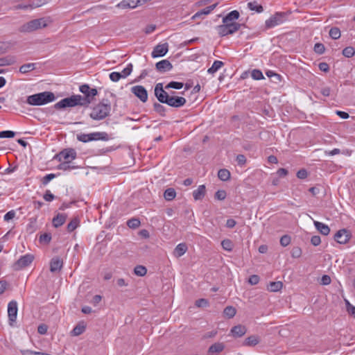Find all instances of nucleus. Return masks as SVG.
<instances>
[{"label":"nucleus","mask_w":355,"mask_h":355,"mask_svg":"<svg viewBox=\"0 0 355 355\" xmlns=\"http://www.w3.org/2000/svg\"><path fill=\"white\" fill-rule=\"evenodd\" d=\"M110 80L113 82H117L121 78V75L120 72H112L109 76Z\"/></svg>","instance_id":"nucleus-56"},{"label":"nucleus","mask_w":355,"mask_h":355,"mask_svg":"<svg viewBox=\"0 0 355 355\" xmlns=\"http://www.w3.org/2000/svg\"><path fill=\"white\" fill-rule=\"evenodd\" d=\"M15 132L12 130H3L0 132V138H13Z\"/></svg>","instance_id":"nucleus-51"},{"label":"nucleus","mask_w":355,"mask_h":355,"mask_svg":"<svg viewBox=\"0 0 355 355\" xmlns=\"http://www.w3.org/2000/svg\"><path fill=\"white\" fill-rule=\"evenodd\" d=\"M141 222L139 218H132L127 221V225L132 229H136L139 227Z\"/></svg>","instance_id":"nucleus-41"},{"label":"nucleus","mask_w":355,"mask_h":355,"mask_svg":"<svg viewBox=\"0 0 355 355\" xmlns=\"http://www.w3.org/2000/svg\"><path fill=\"white\" fill-rule=\"evenodd\" d=\"M48 329L47 325L44 324H40L37 327V332L40 334L44 335L46 334Z\"/></svg>","instance_id":"nucleus-63"},{"label":"nucleus","mask_w":355,"mask_h":355,"mask_svg":"<svg viewBox=\"0 0 355 355\" xmlns=\"http://www.w3.org/2000/svg\"><path fill=\"white\" fill-rule=\"evenodd\" d=\"M17 303L15 300L10 301L8 304V316L9 324L12 325V323L16 321L17 315Z\"/></svg>","instance_id":"nucleus-11"},{"label":"nucleus","mask_w":355,"mask_h":355,"mask_svg":"<svg viewBox=\"0 0 355 355\" xmlns=\"http://www.w3.org/2000/svg\"><path fill=\"white\" fill-rule=\"evenodd\" d=\"M80 95H73L68 98H64L55 103L54 107L56 110L64 109L66 107H74L76 105H80Z\"/></svg>","instance_id":"nucleus-8"},{"label":"nucleus","mask_w":355,"mask_h":355,"mask_svg":"<svg viewBox=\"0 0 355 355\" xmlns=\"http://www.w3.org/2000/svg\"><path fill=\"white\" fill-rule=\"evenodd\" d=\"M67 215L64 214H58L56 216L53 218V225L55 227H59L62 226L66 221Z\"/></svg>","instance_id":"nucleus-23"},{"label":"nucleus","mask_w":355,"mask_h":355,"mask_svg":"<svg viewBox=\"0 0 355 355\" xmlns=\"http://www.w3.org/2000/svg\"><path fill=\"white\" fill-rule=\"evenodd\" d=\"M218 177L222 181H227L230 178V173L227 169H220L218 172Z\"/></svg>","instance_id":"nucleus-33"},{"label":"nucleus","mask_w":355,"mask_h":355,"mask_svg":"<svg viewBox=\"0 0 355 355\" xmlns=\"http://www.w3.org/2000/svg\"><path fill=\"white\" fill-rule=\"evenodd\" d=\"M63 262L59 257H54L50 262V270L52 272H58L62 268Z\"/></svg>","instance_id":"nucleus-18"},{"label":"nucleus","mask_w":355,"mask_h":355,"mask_svg":"<svg viewBox=\"0 0 355 355\" xmlns=\"http://www.w3.org/2000/svg\"><path fill=\"white\" fill-rule=\"evenodd\" d=\"M259 343V339L257 336H251L245 338L243 345L244 346H255Z\"/></svg>","instance_id":"nucleus-27"},{"label":"nucleus","mask_w":355,"mask_h":355,"mask_svg":"<svg viewBox=\"0 0 355 355\" xmlns=\"http://www.w3.org/2000/svg\"><path fill=\"white\" fill-rule=\"evenodd\" d=\"M196 306L198 307H205L208 305V301L206 299H199L196 301Z\"/></svg>","instance_id":"nucleus-59"},{"label":"nucleus","mask_w":355,"mask_h":355,"mask_svg":"<svg viewBox=\"0 0 355 355\" xmlns=\"http://www.w3.org/2000/svg\"><path fill=\"white\" fill-rule=\"evenodd\" d=\"M134 273L139 277H144L147 273V269L144 266L138 265L135 267Z\"/></svg>","instance_id":"nucleus-38"},{"label":"nucleus","mask_w":355,"mask_h":355,"mask_svg":"<svg viewBox=\"0 0 355 355\" xmlns=\"http://www.w3.org/2000/svg\"><path fill=\"white\" fill-rule=\"evenodd\" d=\"M224 65V63L222 61L215 60L212 64V66L208 69L207 72L209 73L213 74L216 73L220 67Z\"/></svg>","instance_id":"nucleus-32"},{"label":"nucleus","mask_w":355,"mask_h":355,"mask_svg":"<svg viewBox=\"0 0 355 355\" xmlns=\"http://www.w3.org/2000/svg\"><path fill=\"white\" fill-rule=\"evenodd\" d=\"M51 240V234L50 233H44L40 236V242L44 243H49Z\"/></svg>","instance_id":"nucleus-49"},{"label":"nucleus","mask_w":355,"mask_h":355,"mask_svg":"<svg viewBox=\"0 0 355 355\" xmlns=\"http://www.w3.org/2000/svg\"><path fill=\"white\" fill-rule=\"evenodd\" d=\"M80 220L78 218H73L67 225V230L69 232L75 230L79 225Z\"/></svg>","instance_id":"nucleus-34"},{"label":"nucleus","mask_w":355,"mask_h":355,"mask_svg":"<svg viewBox=\"0 0 355 355\" xmlns=\"http://www.w3.org/2000/svg\"><path fill=\"white\" fill-rule=\"evenodd\" d=\"M355 54V49L352 46H347L343 50V55L346 58H352Z\"/></svg>","instance_id":"nucleus-44"},{"label":"nucleus","mask_w":355,"mask_h":355,"mask_svg":"<svg viewBox=\"0 0 355 355\" xmlns=\"http://www.w3.org/2000/svg\"><path fill=\"white\" fill-rule=\"evenodd\" d=\"M319 69L323 72H329V66L327 62H320L318 64Z\"/></svg>","instance_id":"nucleus-64"},{"label":"nucleus","mask_w":355,"mask_h":355,"mask_svg":"<svg viewBox=\"0 0 355 355\" xmlns=\"http://www.w3.org/2000/svg\"><path fill=\"white\" fill-rule=\"evenodd\" d=\"M131 92L134 94L141 102L145 103L148 100V92L144 87L141 85H136L131 88Z\"/></svg>","instance_id":"nucleus-12"},{"label":"nucleus","mask_w":355,"mask_h":355,"mask_svg":"<svg viewBox=\"0 0 355 355\" xmlns=\"http://www.w3.org/2000/svg\"><path fill=\"white\" fill-rule=\"evenodd\" d=\"M43 198L46 201L51 202L55 198V196L49 190H46Z\"/></svg>","instance_id":"nucleus-62"},{"label":"nucleus","mask_w":355,"mask_h":355,"mask_svg":"<svg viewBox=\"0 0 355 355\" xmlns=\"http://www.w3.org/2000/svg\"><path fill=\"white\" fill-rule=\"evenodd\" d=\"M206 194V187L204 184L200 185L196 190L193 191V197L195 200H200Z\"/></svg>","instance_id":"nucleus-20"},{"label":"nucleus","mask_w":355,"mask_h":355,"mask_svg":"<svg viewBox=\"0 0 355 355\" xmlns=\"http://www.w3.org/2000/svg\"><path fill=\"white\" fill-rule=\"evenodd\" d=\"M55 99V94L51 92H43L28 96L26 103L31 105L39 106L53 102Z\"/></svg>","instance_id":"nucleus-4"},{"label":"nucleus","mask_w":355,"mask_h":355,"mask_svg":"<svg viewBox=\"0 0 355 355\" xmlns=\"http://www.w3.org/2000/svg\"><path fill=\"white\" fill-rule=\"evenodd\" d=\"M111 104L108 99H103L101 102L94 106L89 114V116L96 121L103 120L110 115Z\"/></svg>","instance_id":"nucleus-3"},{"label":"nucleus","mask_w":355,"mask_h":355,"mask_svg":"<svg viewBox=\"0 0 355 355\" xmlns=\"http://www.w3.org/2000/svg\"><path fill=\"white\" fill-rule=\"evenodd\" d=\"M133 66L131 63L128 64L127 67L121 73V78H125L128 77L132 71Z\"/></svg>","instance_id":"nucleus-46"},{"label":"nucleus","mask_w":355,"mask_h":355,"mask_svg":"<svg viewBox=\"0 0 355 355\" xmlns=\"http://www.w3.org/2000/svg\"><path fill=\"white\" fill-rule=\"evenodd\" d=\"M314 225L318 231L322 235L327 236L330 232V228L328 225L319 221H314Z\"/></svg>","instance_id":"nucleus-22"},{"label":"nucleus","mask_w":355,"mask_h":355,"mask_svg":"<svg viewBox=\"0 0 355 355\" xmlns=\"http://www.w3.org/2000/svg\"><path fill=\"white\" fill-rule=\"evenodd\" d=\"M308 173L307 171L304 168H302L299 170L297 173V177L299 179H305L307 178Z\"/></svg>","instance_id":"nucleus-60"},{"label":"nucleus","mask_w":355,"mask_h":355,"mask_svg":"<svg viewBox=\"0 0 355 355\" xmlns=\"http://www.w3.org/2000/svg\"><path fill=\"white\" fill-rule=\"evenodd\" d=\"M77 153L73 148H65L56 154L54 159L59 162H71L76 158Z\"/></svg>","instance_id":"nucleus-10"},{"label":"nucleus","mask_w":355,"mask_h":355,"mask_svg":"<svg viewBox=\"0 0 355 355\" xmlns=\"http://www.w3.org/2000/svg\"><path fill=\"white\" fill-rule=\"evenodd\" d=\"M15 216V211L14 210L9 211L7 212L3 217V219L5 221H9L10 220H12Z\"/></svg>","instance_id":"nucleus-61"},{"label":"nucleus","mask_w":355,"mask_h":355,"mask_svg":"<svg viewBox=\"0 0 355 355\" xmlns=\"http://www.w3.org/2000/svg\"><path fill=\"white\" fill-rule=\"evenodd\" d=\"M225 349V345L223 343H215L211 345L208 349L209 354H218L223 351Z\"/></svg>","instance_id":"nucleus-21"},{"label":"nucleus","mask_w":355,"mask_h":355,"mask_svg":"<svg viewBox=\"0 0 355 355\" xmlns=\"http://www.w3.org/2000/svg\"><path fill=\"white\" fill-rule=\"evenodd\" d=\"M153 108H154V110L158 113L159 114H160L161 116H165L166 114V109L165 108V107H164L162 105H161L160 103H155L153 104Z\"/></svg>","instance_id":"nucleus-40"},{"label":"nucleus","mask_w":355,"mask_h":355,"mask_svg":"<svg viewBox=\"0 0 355 355\" xmlns=\"http://www.w3.org/2000/svg\"><path fill=\"white\" fill-rule=\"evenodd\" d=\"M15 62V59L12 56H7L5 58H0V66H9L14 64Z\"/></svg>","instance_id":"nucleus-35"},{"label":"nucleus","mask_w":355,"mask_h":355,"mask_svg":"<svg viewBox=\"0 0 355 355\" xmlns=\"http://www.w3.org/2000/svg\"><path fill=\"white\" fill-rule=\"evenodd\" d=\"M187 250V246L186 243H179L174 250V255L176 257H182Z\"/></svg>","instance_id":"nucleus-26"},{"label":"nucleus","mask_w":355,"mask_h":355,"mask_svg":"<svg viewBox=\"0 0 355 355\" xmlns=\"http://www.w3.org/2000/svg\"><path fill=\"white\" fill-rule=\"evenodd\" d=\"M283 284L282 282H271L268 286V290L271 292H277L282 289Z\"/></svg>","instance_id":"nucleus-28"},{"label":"nucleus","mask_w":355,"mask_h":355,"mask_svg":"<svg viewBox=\"0 0 355 355\" xmlns=\"http://www.w3.org/2000/svg\"><path fill=\"white\" fill-rule=\"evenodd\" d=\"M79 90L84 96L80 95L81 106L88 107L98 95V91L96 88H91L89 85L84 84L80 86Z\"/></svg>","instance_id":"nucleus-5"},{"label":"nucleus","mask_w":355,"mask_h":355,"mask_svg":"<svg viewBox=\"0 0 355 355\" xmlns=\"http://www.w3.org/2000/svg\"><path fill=\"white\" fill-rule=\"evenodd\" d=\"M216 6V4H213L209 6L206 7L204 9H202L199 11H198L193 16V19H196L198 17H200L202 15H207L209 14Z\"/></svg>","instance_id":"nucleus-25"},{"label":"nucleus","mask_w":355,"mask_h":355,"mask_svg":"<svg viewBox=\"0 0 355 355\" xmlns=\"http://www.w3.org/2000/svg\"><path fill=\"white\" fill-rule=\"evenodd\" d=\"M116 6L121 9L135 8L139 6V0H123Z\"/></svg>","instance_id":"nucleus-17"},{"label":"nucleus","mask_w":355,"mask_h":355,"mask_svg":"<svg viewBox=\"0 0 355 355\" xmlns=\"http://www.w3.org/2000/svg\"><path fill=\"white\" fill-rule=\"evenodd\" d=\"M155 68L160 73L169 71L173 69L172 64L168 60H162L155 64Z\"/></svg>","instance_id":"nucleus-16"},{"label":"nucleus","mask_w":355,"mask_h":355,"mask_svg":"<svg viewBox=\"0 0 355 355\" xmlns=\"http://www.w3.org/2000/svg\"><path fill=\"white\" fill-rule=\"evenodd\" d=\"M291 239L288 235H284L280 239V244L283 247H286L291 243Z\"/></svg>","instance_id":"nucleus-52"},{"label":"nucleus","mask_w":355,"mask_h":355,"mask_svg":"<svg viewBox=\"0 0 355 355\" xmlns=\"http://www.w3.org/2000/svg\"><path fill=\"white\" fill-rule=\"evenodd\" d=\"M226 192L224 190H218L215 193V198L218 200H223L226 198Z\"/></svg>","instance_id":"nucleus-54"},{"label":"nucleus","mask_w":355,"mask_h":355,"mask_svg":"<svg viewBox=\"0 0 355 355\" xmlns=\"http://www.w3.org/2000/svg\"><path fill=\"white\" fill-rule=\"evenodd\" d=\"M351 238V233L346 229L338 230L334 235V239L340 244L347 243Z\"/></svg>","instance_id":"nucleus-14"},{"label":"nucleus","mask_w":355,"mask_h":355,"mask_svg":"<svg viewBox=\"0 0 355 355\" xmlns=\"http://www.w3.org/2000/svg\"><path fill=\"white\" fill-rule=\"evenodd\" d=\"M222 248L228 252H231L233 250L234 244L230 239H226L221 241Z\"/></svg>","instance_id":"nucleus-39"},{"label":"nucleus","mask_w":355,"mask_h":355,"mask_svg":"<svg viewBox=\"0 0 355 355\" xmlns=\"http://www.w3.org/2000/svg\"><path fill=\"white\" fill-rule=\"evenodd\" d=\"M176 196V192L173 188H168L165 190L164 193V197L166 200L167 201H171L173 200Z\"/></svg>","instance_id":"nucleus-29"},{"label":"nucleus","mask_w":355,"mask_h":355,"mask_svg":"<svg viewBox=\"0 0 355 355\" xmlns=\"http://www.w3.org/2000/svg\"><path fill=\"white\" fill-rule=\"evenodd\" d=\"M240 16L239 11L232 10L223 18V23L234 22V20L238 19Z\"/></svg>","instance_id":"nucleus-24"},{"label":"nucleus","mask_w":355,"mask_h":355,"mask_svg":"<svg viewBox=\"0 0 355 355\" xmlns=\"http://www.w3.org/2000/svg\"><path fill=\"white\" fill-rule=\"evenodd\" d=\"M85 329H86V327L83 324V322L78 323L73 329V330L71 331V334H72V336H79V335L82 334L85 331Z\"/></svg>","instance_id":"nucleus-30"},{"label":"nucleus","mask_w":355,"mask_h":355,"mask_svg":"<svg viewBox=\"0 0 355 355\" xmlns=\"http://www.w3.org/2000/svg\"><path fill=\"white\" fill-rule=\"evenodd\" d=\"M251 76L253 79L259 80L263 79V75L259 69H254L251 73Z\"/></svg>","instance_id":"nucleus-47"},{"label":"nucleus","mask_w":355,"mask_h":355,"mask_svg":"<svg viewBox=\"0 0 355 355\" xmlns=\"http://www.w3.org/2000/svg\"><path fill=\"white\" fill-rule=\"evenodd\" d=\"M20 353L21 355H42V352H34L29 349H21L20 350Z\"/></svg>","instance_id":"nucleus-57"},{"label":"nucleus","mask_w":355,"mask_h":355,"mask_svg":"<svg viewBox=\"0 0 355 355\" xmlns=\"http://www.w3.org/2000/svg\"><path fill=\"white\" fill-rule=\"evenodd\" d=\"M42 5V2L37 3H32V4H19L15 7V10L18 9H23V10H27V9H32L34 8L39 7Z\"/></svg>","instance_id":"nucleus-37"},{"label":"nucleus","mask_w":355,"mask_h":355,"mask_svg":"<svg viewBox=\"0 0 355 355\" xmlns=\"http://www.w3.org/2000/svg\"><path fill=\"white\" fill-rule=\"evenodd\" d=\"M224 314L228 317V318H232L236 313V309L233 306H227L223 311Z\"/></svg>","instance_id":"nucleus-45"},{"label":"nucleus","mask_w":355,"mask_h":355,"mask_svg":"<svg viewBox=\"0 0 355 355\" xmlns=\"http://www.w3.org/2000/svg\"><path fill=\"white\" fill-rule=\"evenodd\" d=\"M329 36L333 39V40H337L338 38H340L341 34H340V31L338 28L337 27H332L330 31H329Z\"/></svg>","instance_id":"nucleus-43"},{"label":"nucleus","mask_w":355,"mask_h":355,"mask_svg":"<svg viewBox=\"0 0 355 355\" xmlns=\"http://www.w3.org/2000/svg\"><path fill=\"white\" fill-rule=\"evenodd\" d=\"M168 51V44L167 42L163 43V44H159L156 45L152 53L151 56L153 58H157V57H163L164 56Z\"/></svg>","instance_id":"nucleus-13"},{"label":"nucleus","mask_w":355,"mask_h":355,"mask_svg":"<svg viewBox=\"0 0 355 355\" xmlns=\"http://www.w3.org/2000/svg\"><path fill=\"white\" fill-rule=\"evenodd\" d=\"M291 256L293 258H299L302 255V250L299 247H293L291 252Z\"/></svg>","instance_id":"nucleus-53"},{"label":"nucleus","mask_w":355,"mask_h":355,"mask_svg":"<svg viewBox=\"0 0 355 355\" xmlns=\"http://www.w3.org/2000/svg\"><path fill=\"white\" fill-rule=\"evenodd\" d=\"M71 162H63L58 166V169L62 171H68L74 168V166H71L69 164Z\"/></svg>","instance_id":"nucleus-48"},{"label":"nucleus","mask_w":355,"mask_h":355,"mask_svg":"<svg viewBox=\"0 0 355 355\" xmlns=\"http://www.w3.org/2000/svg\"><path fill=\"white\" fill-rule=\"evenodd\" d=\"M77 139L83 143H87L92 141H108L110 137L105 132H95L89 134L80 133L77 135Z\"/></svg>","instance_id":"nucleus-6"},{"label":"nucleus","mask_w":355,"mask_h":355,"mask_svg":"<svg viewBox=\"0 0 355 355\" xmlns=\"http://www.w3.org/2000/svg\"><path fill=\"white\" fill-rule=\"evenodd\" d=\"M34 260V256L31 254H26L21 256L15 263V266L17 268H23L29 266Z\"/></svg>","instance_id":"nucleus-15"},{"label":"nucleus","mask_w":355,"mask_h":355,"mask_svg":"<svg viewBox=\"0 0 355 355\" xmlns=\"http://www.w3.org/2000/svg\"><path fill=\"white\" fill-rule=\"evenodd\" d=\"M55 177V175L53 173L47 174L44 177L42 178L41 182L42 184L46 185L51 180H52Z\"/></svg>","instance_id":"nucleus-55"},{"label":"nucleus","mask_w":355,"mask_h":355,"mask_svg":"<svg viewBox=\"0 0 355 355\" xmlns=\"http://www.w3.org/2000/svg\"><path fill=\"white\" fill-rule=\"evenodd\" d=\"M259 277L257 275H252L249 277L248 282L251 285H256L259 282Z\"/></svg>","instance_id":"nucleus-58"},{"label":"nucleus","mask_w":355,"mask_h":355,"mask_svg":"<svg viewBox=\"0 0 355 355\" xmlns=\"http://www.w3.org/2000/svg\"><path fill=\"white\" fill-rule=\"evenodd\" d=\"M52 22L50 17H41L31 20L19 28L20 33H31L46 28Z\"/></svg>","instance_id":"nucleus-2"},{"label":"nucleus","mask_w":355,"mask_h":355,"mask_svg":"<svg viewBox=\"0 0 355 355\" xmlns=\"http://www.w3.org/2000/svg\"><path fill=\"white\" fill-rule=\"evenodd\" d=\"M155 96L159 103L166 104L173 107H180L184 106L187 100L182 96H170L163 89V84L157 83L155 87Z\"/></svg>","instance_id":"nucleus-1"},{"label":"nucleus","mask_w":355,"mask_h":355,"mask_svg":"<svg viewBox=\"0 0 355 355\" xmlns=\"http://www.w3.org/2000/svg\"><path fill=\"white\" fill-rule=\"evenodd\" d=\"M35 63L24 64L19 67V71L21 73H26L29 71L34 70L35 69Z\"/></svg>","instance_id":"nucleus-31"},{"label":"nucleus","mask_w":355,"mask_h":355,"mask_svg":"<svg viewBox=\"0 0 355 355\" xmlns=\"http://www.w3.org/2000/svg\"><path fill=\"white\" fill-rule=\"evenodd\" d=\"M242 26L243 24H239L237 22H227L218 26L216 27V30L221 37H224L228 35L234 34L237 31H239Z\"/></svg>","instance_id":"nucleus-7"},{"label":"nucleus","mask_w":355,"mask_h":355,"mask_svg":"<svg viewBox=\"0 0 355 355\" xmlns=\"http://www.w3.org/2000/svg\"><path fill=\"white\" fill-rule=\"evenodd\" d=\"M183 86L184 84L182 83L171 81L165 86V89H168L172 88L175 89H180L183 87Z\"/></svg>","instance_id":"nucleus-42"},{"label":"nucleus","mask_w":355,"mask_h":355,"mask_svg":"<svg viewBox=\"0 0 355 355\" xmlns=\"http://www.w3.org/2000/svg\"><path fill=\"white\" fill-rule=\"evenodd\" d=\"M247 331V329L245 326L239 324L234 326L231 329V333L232 336L235 338H240L245 334Z\"/></svg>","instance_id":"nucleus-19"},{"label":"nucleus","mask_w":355,"mask_h":355,"mask_svg":"<svg viewBox=\"0 0 355 355\" xmlns=\"http://www.w3.org/2000/svg\"><path fill=\"white\" fill-rule=\"evenodd\" d=\"M288 15L287 14V12H276L275 15H272L266 21V29H270L276 26L283 24L284 21L287 20Z\"/></svg>","instance_id":"nucleus-9"},{"label":"nucleus","mask_w":355,"mask_h":355,"mask_svg":"<svg viewBox=\"0 0 355 355\" xmlns=\"http://www.w3.org/2000/svg\"><path fill=\"white\" fill-rule=\"evenodd\" d=\"M248 7L251 10L256 11L258 13L262 12L263 10V6L257 3V1L249 2Z\"/></svg>","instance_id":"nucleus-36"},{"label":"nucleus","mask_w":355,"mask_h":355,"mask_svg":"<svg viewBox=\"0 0 355 355\" xmlns=\"http://www.w3.org/2000/svg\"><path fill=\"white\" fill-rule=\"evenodd\" d=\"M313 49L316 53L321 55L324 53L325 47L324 45L322 43H316Z\"/></svg>","instance_id":"nucleus-50"}]
</instances>
